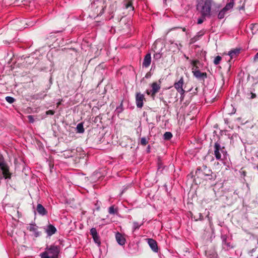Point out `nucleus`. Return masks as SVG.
Wrapping results in <instances>:
<instances>
[{
	"mask_svg": "<svg viewBox=\"0 0 258 258\" xmlns=\"http://www.w3.org/2000/svg\"><path fill=\"white\" fill-rule=\"evenodd\" d=\"M145 96L141 93H137L136 95V103L137 107L141 108L143 106Z\"/></svg>",
	"mask_w": 258,
	"mask_h": 258,
	"instance_id": "nucleus-6",
	"label": "nucleus"
},
{
	"mask_svg": "<svg viewBox=\"0 0 258 258\" xmlns=\"http://www.w3.org/2000/svg\"><path fill=\"white\" fill-rule=\"evenodd\" d=\"M183 84L184 81L183 77H181L178 82L174 83V87L178 93H183L184 90L183 89Z\"/></svg>",
	"mask_w": 258,
	"mask_h": 258,
	"instance_id": "nucleus-8",
	"label": "nucleus"
},
{
	"mask_svg": "<svg viewBox=\"0 0 258 258\" xmlns=\"http://www.w3.org/2000/svg\"><path fill=\"white\" fill-rule=\"evenodd\" d=\"M93 239V240L97 244V245L98 246H100V244H101V242H100V237L98 235V234L97 235H96V236H94L92 237Z\"/></svg>",
	"mask_w": 258,
	"mask_h": 258,
	"instance_id": "nucleus-24",
	"label": "nucleus"
},
{
	"mask_svg": "<svg viewBox=\"0 0 258 258\" xmlns=\"http://www.w3.org/2000/svg\"><path fill=\"white\" fill-rule=\"evenodd\" d=\"M227 12L226 11H224L223 9H222L219 13L218 15V18L219 19H223L225 15V14Z\"/></svg>",
	"mask_w": 258,
	"mask_h": 258,
	"instance_id": "nucleus-22",
	"label": "nucleus"
},
{
	"mask_svg": "<svg viewBox=\"0 0 258 258\" xmlns=\"http://www.w3.org/2000/svg\"><path fill=\"white\" fill-rule=\"evenodd\" d=\"M90 234L92 235V237L97 235H98V233L97 232V230H96V228H92L90 229Z\"/></svg>",
	"mask_w": 258,
	"mask_h": 258,
	"instance_id": "nucleus-28",
	"label": "nucleus"
},
{
	"mask_svg": "<svg viewBox=\"0 0 258 258\" xmlns=\"http://www.w3.org/2000/svg\"><path fill=\"white\" fill-rule=\"evenodd\" d=\"M244 8V6H242L241 7L239 8V10H243Z\"/></svg>",
	"mask_w": 258,
	"mask_h": 258,
	"instance_id": "nucleus-44",
	"label": "nucleus"
},
{
	"mask_svg": "<svg viewBox=\"0 0 258 258\" xmlns=\"http://www.w3.org/2000/svg\"><path fill=\"white\" fill-rule=\"evenodd\" d=\"M194 218L196 221H198L199 220H202L203 219V216L201 213H198L194 216Z\"/></svg>",
	"mask_w": 258,
	"mask_h": 258,
	"instance_id": "nucleus-25",
	"label": "nucleus"
},
{
	"mask_svg": "<svg viewBox=\"0 0 258 258\" xmlns=\"http://www.w3.org/2000/svg\"><path fill=\"white\" fill-rule=\"evenodd\" d=\"M184 93H185V91L183 90V93H179L180 94V101H182L184 99Z\"/></svg>",
	"mask_w": 258,
	"mask_h": 258,
	"instance_id": "nucleus-37",
	"label": "nucleus"
},
{
	"mask_svg": "<svg viewBox=\"0 0 258 258\" xmlns=\"http://www.w3.org/2000/svg\"><path fill=\"white\" fill-rule=\"evenodd\" d=\"M250 28L253 34L256 33V31L258 30V24H251Z\"/></svg>",
	"mask_w": 258,
	"mask_h": 258,
	"instance_id": "nucleus-21",
	"label": "nucleus"
},
{
	"mask_svg": "<svg viewBox=\"0 0 258 258\" xmlns=\"http://www.w3.org/2000/svg\"><path fill=\"white\" fill-rule=\"evenodd\" d=\"M29 229L31 231H33L35 233V236H39V232L37 231V227L35 224H30L29 227Z\"/></svg>",
	"mask_w": 258,
	"mask_h": 258,
	"instance_id": "nucleus-17",
	"label": "nucleus"
},
{
	"mask_svg": "<svg viewBox=\"0 0 258 258\" xmlns=\"http://www.w3.org/2000/svg\"><path fill=\"white\" fill-rule=\"evenodd\" d=\"M36 210L38 213L41 215L44 216L47 214V212L45 208L40 204H38L36 207Z\"/></svg>",
	"mask_w": 258,
	"mask_h": 258,
	"instance_id": "nucleus-14",
	"label": "nucleus"
},
{
	"mask_svg": "<svg viewBox=\"0 0 258 258\" xmlns=\"http://www.w3.org/2000/svg\"><path fill=\"white\" fill-rule=\"evenodd\" d=\"M60 102H58L57 103V106H58L59 105H60Z\"/></svg>",
	"mask_w": 258,
	"mask_h": 258,
	"instance_id": "nucleus-46",
	"label": "nucleus"
},
{
	"mask_svg": "<svg viewBox=\"0 0 258 258\" xmlns=\"http://www.w3.org/2000/svg\"><path fill=\"white\" fill-rule=\"evenodd\" d=\"M76 130L77 132L78 133H83L84 132L83 123H79L77 124Z\"/></svg>",
	"mask_w": 258,
	"mask_h": 258,
	"instance_id": "nucleus-20",
	"label": "nucleus"
},
{
	"mask_svg": "<svg viewBox=\"0 0 258 258\" xmlns=\"http://www.w3.org/2000/svg\"><path fill=\"white\" fill-rule=\"evenodd\" d=\"M109 13H113V10H111L110 11V12H109Z\"/></svg>",
	"mask_w": 258,
	"mask_h": 258,
	"instance_id": "nucleus-47",
	"label": "nucleus"
},
{
	"mask_svg": "<svg viewBox=\"0 0 258 258\" xmlns=\"http://www.w3.org/2000/svg\"><path fill=\"white\" fill-rule=\"evenodd\" d=\"M222 245L224 248L226 247L227 248H232V246L230 245V242H228L227 241V236L226 235H222L221 236Z\"/></svg>",
	"mask_w": 258,
	"mask_h": 258,
	"instance_id": "nucleus-15",
	"label": "nucleus"
},
{
	"mask_svg": "<svg viewBox=\"0 0 258 258\" xmlns=\"http://www.w3.org/2000/svg\"><path fill=\"white\" fill-rule=\"evenodd\" d=\"M5 99L10 104L14 103L15 101V98L11 96H7Z\"/></svg>",
	"mask_w": 258,
	"mask_h": 258,
	"instance_id": "nucleus-27",
	"label": "nucleus"
},
{
	"mask_svg": "<svg viewBox=\"0 0 258 258\" xmlns=\"http://www.w3.org/2000/svg\"><path fill=\"white\" fill-rule=\"evenodd\" d=\"M55 112L53 110H49L46 112V115H53L54 114Z\"/></svg>",
	"mask_w": 258,
	"mask_h": 258,
	"instance_id": "nucleus-36",
	"label": "nucleus"
},
{
	"mask_svg": "<svg viewBox=\"0 0 258 258\" xmlns=\"http://www.w3.org/2000/svg\"><path fill=\"white\" fill-rule=\"evenodd\" d=\"M45 251L40 254L41 258H58L60 252V247L59 245H51L47 246Z\"/></svg>",
	"mask_w": 258,
	"mask_h": 258,
	"instance_id": "nucleus-2",
	"label": "nucleus"
},
{
	"mask_svg": "<svg viewBox=\"0 0 258 258\" xmlns=\"http://www.w3.org/2000/svg\"><path fill=\"white\" fill-rule=\"evenodd\" d=\"M204 22V19L200 18L198 20V24H201Z\"/></svg>",
	"mask_w": 258,
	"mask_h": 258,
	"instance_id": "nucleus-39",
	"label": "nucleus"
},
{
	"mask_svg": "<svg viewBox=\"0 0 258 258\" xmlns=\"http://www.w3.org/2000/svg\"><path fill=\"white\" fill-rule=\"evenodd\" d=\"M147 240L148 243L152 250L155 252H157L158 251V247L157 242L152 238H148Z\"/></svg>",
	"mask_w": 258,
	"mask_h": 258,
	"instance_id": "nucleus-10",
	"label": "nucleus"
},
{
	"mask_svg": "<svg viewBox=\"0 0 258 258\" xmlns=\"http://www.w3.org/2000/svg\"><path fill=\"white\" fill-rule=\"evenodd\" d=\"M162 54L160 53H156L154 54V58L155 59H159L161 57Z\"/></svg>",
	"mask_w": 258,
	"mask_h": 258,
	"instance_id": "nucleus-34",
	"label": "nucleus"
},
{
	"mask_svg": "<svg viewBox=\"0 0 258 258\" xmlns=\"http://www.w3.org/2000/svg\"><path fill=\"white\" fill-rule=\"evenodd\" d=\"M182 31H184V32H185V31H186V29H185V28H182Z\"/></svg>",
	"mask_w": 258,
	"mask_h": 258,
	"instance_id": "nucleus-45",
	"label": "nucleus"
},
{
	"mask_svg": "<svg viewBox=\"0 0 258 258\" xmlns=\"http://www.w3.org/2000/svg\"><path fill=\"white\" fill-rule=\"evenodd\" d=\"M123 110L122 104L121 103L120 106L117 107L116 109V111L117 113H121Z\"/></svg>",
	"mask_w": 258,
	"mask_h": 258,
	"instance_id": "nucleus-33",
	"label": "nucleus"
},
{
	"mask_svg": "<svg viewBox=\"0 0 258 258\" xmlns=\"http://www.w3.org/2000/svg\"><path fill=\"white\" fill-rule=\"evenodd\" d=\"M102 119V117L100 115L97 116L94 119V122H97L98 120L100 121V120Z\"/></svg>",
	"mask_w": 258,
	"mask_h": 258,
	"instance_id": "nucleus-38",
	"label": "nucleus"
},
{
	"mask_svg": "<svg viewBox=\"0 0 258 258\" xmlns=\"http://www.w3.org/2000/svg\"><path fill=\"white\" fill-rule=\"evenodd\" d=\"M115 5H116L115 4H114L112 5V7H113L114 6H115Z\"/></svg>",
	"mask_w": 258,
	"mask_h": 258,
	"instance_id": "nucleus-48",
	"label": "nucleus"
},
{
	"mask_svg": "<svg viewBox=\"0 0 258 258\" xmlns=\"http://www.w3.org/2000/svg\"><path fill=\"white\" fill-rule=\"evenodd\" d=\"M199 60H192L191 61V63L194 66H195L198 62H199Z\"/></svg>",
	"mask_w": 258,
	"mask_h": 258,
	"instance_id": "nucleus-40",
	"label": "nucleus"
},
{
	"mask_svg": "<svg viewBox=\"0 0 258 258\" xmlns=\"http://www.w3.org/2000/svg\"><path fill=\"white\" fill-rule=\"evenodd\" d=\"M151 62V56L150 53H147L145 56L143 62V67L148 68Z\"/></svg>",
	"mask_w": 258,
	"mask_h": 258,
	"instance_id": "nucleus-11",
	"label": "nucleus"
},
{
	"mask_svg": "<svg viewBox=\"0 0 258 258\" xmlns=\"http://www.w3.org/2000/svg\"><path fill=\"white\" fill-rule=\"evenodd\" d=\"M28 118L29 121L30 122H31V123L34 122V119L33 116L32 115H28Z\"/></svg>",
	"mask_w": 258,
	"mask_h": 258,
	"instance_id": "nucleus-35",
	"label": "nucleus"
},
{
	"mask_svg": "<svg viewBox=\"0 0 258 258\" xmlns=\"http://www.w3.org/2000/svg\"><path fill=\"white\" fill-rule=\"evenodd\" d=\"M151 87L152 90L150 91L147 90L146 92L147 94L149 95L151 94L152 96H154L160 90L161 88L160 85L157 82H154L152 84Z\"/></svg>",
	"mask_w": 258,
	"mask_h": 258,
	"instance_id": "nucleus-7",
	"label": "nucleus"
},
{
	"mask_svg": "<svg viewBox=\"0 0 258 258\" xmlns=\"http://www.w3.org/2000/svg\"><path fill=\"white\" fill-rule=\"evenodd\" d=\"M204 35V33L202 32H199L197 33V34L191 38L189 41V44H192L198 41L200 38Z\"/></svg>",
	"mask_w": 258,
	"mask_h": 258,
	"instance_id": "nucleus-16",
	"label": "nucleus"
},
{
	"mask_svg": "<svg viewBox=\"0 0 258 258\" xmlns=\"http://www.w3.org/2000/svg\"><path fill=\"white\" fill-rule=\"evenodd\" d=\"M234 6V0H230V1L227 3L226 6L223 8L224 11L226 12L231 9Z\"/></svg>",
	"mask_w": 258,
	"mask_h": 258,
	"instance_id": "nucleus-18",
	"label": "nucleus"
},
{
	"mask_svg": "<svg viewBox=\"0 0 258 258\" xmlns=\"http://www.w3.org/2000/svg\"><path fill=\"white\" fill-rule=\"evenodd\" d=\"M124 5H125V7L126 9H128V8H131L133 11L134 10V8L132 6V2H131V1L128 2L126 4H125Z\"/></svg>",
	"mask_w": 258,
	"mask_h": 258,
	"instance_id": "nucleus-30",
	"label": "nucleus"
},
{
	"mask_svg": "<svg viewBox=\"0 0 258 258\" xmlns=\"http://www.w3.org/2000/svg\"><path fill=\"white\" fill-rule=\"evenodd\" d=\"M222 58L220 56H217L214 60V63L215 65H217L220 63V61H221Z\"/></svg>",
	"mask_w": 258,
	"mask_h": 258,
	"instance_id": "nucleus-29",
	"label": "nucleus"
},
{
	"mask_svg": "<svg viewBox=\"0 0 258 258\" xmlns=\"http://www.w3.org/2000/svg\"><path fill=\"white\" fill-rule=\"evenodd\" d=\"M45 231L47 235L50 236L55 233L56 229L53 225L49 224L47 226Z\"/></svg>",
	"mask_w": 258,
	"mask_h": 258,
	"instance_id": "nucleus-12",
	"label": "nucleus"
},
{
	"mask_svg": "<svg viewBox=\"0 0 258 258\" xmlns=\"http://www.w3.org/2000/svg\"><path fill=\"white\" fill-rule=\"evenodd\" d=\"M196 176L205 180L214 179L212 170L206 165L199 167L196 171Z\"/></svg>",
	"mask_w": 258,
	"mask_h": 258,
	"instance_id": "nucleus-3",
	"label": "nucleus"
},
{
	"mask_svg": "<svg viewBox=\"0 0 258 258\" xmlns=\"http://www.w3.org/2000/svg\"><path fill=\"white\" fill-rule=\"evenodd\" d=\"M141 226V225L139 224L138 222H134V223H133V230L135 231L136 229H139Z\"/></svg>",
	"mask_w": 258,
	"mask_h": 258,
	"instance_id": "nucleus-31",
	"label": "nucleus"
},
{
	"mask_svg": "<svg viewBox=\"0 0 258 258\" xmlns=\"http://www.w3.org/2000/svg\"><path fill=\"white\" fill-rule=\"evenodd\" d=\"M239 53V49H235L232 50L228 52V55L230 56L231 58L235 57Z\"/></svg>",
	"mask_w": 258,
	"mask_h": 258,
	"instance_id": "nucleus-19",
	"label": "nucleus"
},
{
	"mask_svg": "<svg viewBox=\"0 0 258 258\" xmlns=\"http://www.w3.org/2000/svg\"><path fill=\"white\" fill-rule=\"evenodd\" d=\"M176 28H172L171 30H174Z\"/></svg>",
	"mask_w": 258,
	"mask_h": 258,
	"instance_id": "nucleus-49",
	"label": "nucleus"
},
{
	"mask_svg": "<svg viewBox=\"0 0 258 258\" xmlns=\"http://www.w3.org/2000/svg\"><path fill=\"white\" fill-rule=\"evenodd\" d=\"M115 238L117 243L119 245H123L125 244V239L121 233L117 232L115 234Z\"/></svg>",
	"mask_w": 258,
	"mask_h": 258,
	"instance_id": "nucleus-13",
	"label": "nucleus"
},
{
	"mask_svg": "<svg viewBox=\"0 0 258 258\" xmlns=\"http://www.w3.org/2000/svg\"><path fill=\"white\" fill-rule=\"evenodd\" d=\"M253 60L254 61H256L258 60V52L256 53V54L254 55Z\"/></svg>",
	"mask_w": 258,
	"mask_h": 258,
	"instance_id": "nucleus-41",
	"label": "nucleus"
},
{
	"mask_svg": "<svg viewBox=\"0 0 258 258\" xmlns=\"http://www.w3.org/2000/svg\"><path fill=\"white\" fill-rule=\"evenodd\" d=\"M192 73L194 76L200 80L204 81L207 77L206 73H202L199 70L192 71Z\"/></svg>",
	"mask_w": 258,
	"mask_h": 258,
	"instance_id": "nucleus-9",
	"label": "nucleus"
},
{
	"mask_svg": "<svg viewBox=\"0 0 258 258\" xmlns=\"http://www.w3.org/2000/svg\"><path fill=\"white\" fill-rule=\"evenodd\" d=\"M251 97H250V98H251V99H253V98H255V97H256V95H255V94L252 93H251Z\"/></svg>",
	"mask_w": 258,
	"mask_h": 258,
	"instance_id": "nucleus-42",
	"label": "nucleus"
},
{
	"mask_svg": "<svg viewBox=\"0 0 258 258\" xmlns=\"http://www.w3.org/2000/svg\"><path fill=\"white\" fill-rule=\"evenodd\" d=\"M214 155L217 160H221V153H224V147H221L218 142H216L214 145Z\"/></svg>",
	"mask_w": 258,
	"mask_h": 258,
	"instance_id": "nucleus-5",
	"label": "nucleus"
},
{
	"mask_svg": "<svg viewBox=\"0 0 258 258\" xmlns=\"http://www.w3.org/2000/svg\"><path fill=\"white\" fill-rule=\"evenodd\" d=\"M71 152L72 153H74V152L75 153V150L73 149V150H71ZM74 154H75V153H73V154L71 155L70 156H73L74 155Z\"/></svg>",
	"mask_w": 258,
	"mask_h": 258,
	"instance_id": "nucleus-43",
	"label": "nucleus"
},
{
	"mask_svg": "<svg viewBox=\"0 0 258 258\" xmlns=\"http://www.w3.org/2000/svg\"><path fill=\"white\" fill-rule=\"evenodd\" d=\"M140 143L142 145H146L148 143V141L145 137H143L141 139Z\"/></svg>",
	"mask_w": 258,
	"mask_h": 258,
	"instance_id": "nucleus-32",
	"label": "nucleus"
},
{
	"mask_svg": "<svg viewBox=\"0 0 258 258\" xmlns=\"http://www.w3.org/2000/svg\"><path fill=\"white\" fill-rule=\"evenodd\" d=\"M164 139L166 140H169L172 137V135L170 132H166L164 134Z\"/></svg>",
	"mask_w": 258,
	"mask_h": 258,
	"instance_id": "nucleus-23",
	"label": "nucleus"
},
{
	"mask_svg": "<svg viewBox=\"0 0 258 258\" xmlns=\"http://www.w3.org/2000/svg\"><path fill=\"white\" fill-rule=\"evenodd\" d=\"M105 8L106 5L101 1L97 0L91 5V9L94 14H96V16H101L104 13Z\"/></svg>",
	"mask_w": 258,
	"mask_h": 258,
	"instance_id": "nucleus-4",
	"label": "nucleus"
},
{
	"mask_svg": "<svg viewBox=\"0 0 258 258\" xmlns=\"http://www.w3.org/2000/svg\"><path fill=\"white\" fill-rule=\"evenodd\" d=\"M108 212L110 214H115L117 213V210L114 209L113 206H111L109 208Z\"/></svg>",
	"mask_w": 258,
	"mask_h": 258,
	"instance_id": "nucleus-26",
	"label": "nucleus"
},
{
	"mask_svg": "<svg viewBox=\"0 0 258 258\" xmlns=\"http://www.w3.org/2000/svg\"><path fill=\"white\" fill-rule=\"evenodd\" d=\"M213 4L212 0H197V9L200 12L203 17H209Z\"/></svg>",
	"mask_w": 258,
	"mask_h": 258,
	"instance_id": "nucleus-1",
	"label": "nucleus"
}]
</instances>
